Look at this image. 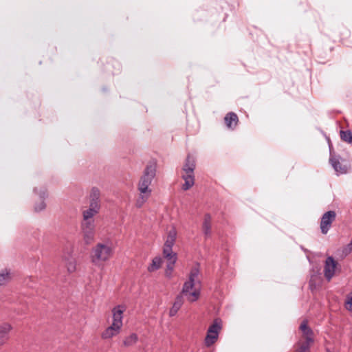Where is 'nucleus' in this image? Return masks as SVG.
I'll return each instance as SVG.
<instances>
[{"mask_svg":"<svg viewBox=\"0 0 352 352\" xmlns=\"http://www.w3.org/2000/svg\"><path fill=\"white\" fill-rule=\"evenodd\" d=\"M300 329L302 333L303 337L305 338V342L313 344L314 342V331L308 327L307 321L303 320L300 325Z\"/></svg>","mask_w":352,"mask_h":352,"instance_id":"9b49d317","label":"nucleus"},{"mask_svg":"<svg viewBox=\"0 0 352 352\" xmlns=\"http://www.w3.org/2000/svg\"><path fill=\"white\" fill-rule=\"evenodd\" d=\"M114 248L111 241L98 243L91 252V263L96 267H101L108 261L113 255Z\"/></svg>","mask_w":352,"mask_h":352,"instance_id":"f257e3e1","label":"nucleus"},{"mask_svg":"<svg viewBox=\"0 0 352 352\" xmlns=\"http://www.w3.org/2000/svg\"><path fill=\"white\" fill-rule=\"evenodd\" d=\"M196 285L197 284L190 281H186L183 285L180 294L185 296L187 300L190 302L197 301L200 296V289L196 288Z\"/></svg>","mask_w":352,"mask_h":352,"instance_id":"20e7f679","label":"nucleus"},{"mask_svg":"<svg viewBox=\"0 0 352 352\" xmlns=\"http://www.w3.org/2000/svg\"><path fill=\"white\" fill-rule=\"evenodd\" d=\"M199 265L197 263L190 270L188 276V281H190L197 285H200L201 282L199 279Z\"/></svg>","mask_w":352,"mask_h":352,"instance_id":"dca6fc26","label":"nucleus"},{"mask_svg":"<svg viewBox=\"0 0 352 352\" xmlns=\"http://www.w3.org/2000/svg\"><path fill=\"white\" fill-rule=\"evenodd\" d=\"M12 326L8 323L0 326V346H3L10 338Z\"/></svg>","mask_w":352,"mask_h":352,"instance_id":"ddd939ff","label":"nucleus"},{"mask_svg":"<svg viewBox=\"0 0 352 352\" xmlns=\"http://www.w3.org/2000/svg\"><path fill=\"white\" fill-rule=\"evenodd\" d=\"M309 286H310L311 288H312L313 286H314L313 285V277H311V280L309 281Z\"/></svg>","mask_w":352,"mask_h":352,"instance_id":"473e14b6","label":"nucleus"},{"mask_svg":"<svg viewBox=\"0 0 352 352\" xmlns=\"http://www.w3.org/2000/svg\"><path fill=\"white\" fill-rule=\"evenodd\" d=\"M340 138L342 140H343L344 142L351 144V142H352V133L349 130L341 131Z\"/></svg>","mask_w":352,"mask_h":352,"instance_id":"bb28decb","label":"nucleus"},{"mask_svg":"<svg viewBox=\"0 0 352 352\" xmlns=\"http://www.w3.org/2000/svg\"><path fill=\"white\" fill-rule=\"evenodd\" d=\"M225 123L228 128L234 129L238 124L237 115L234 112H230L224 118Z\"/></svg>","mask_w":352,"mask_h":352,"instance_id":"2eb2a0df","label":"nucleus"},{"mask_svg":"<svg viewBox=\"0 0 352 352\" xmlns=\"http://www.w3.org/2000/svg\"><path fill=\"white\" fill-rule=\"evenodd\" d=\"M184 304V297L182 294L176 296L172 307L169 310V316H175Z\"/></svg>","mask_w":352,"mask_h":352,"instance_id":"4468645a","label":"nucleus"},{"mask_svg":"<svg viewBox=\"0 0 352 352\" xmlns=\"http://www.w3.org/2000/svg\"><path fill=\"white\" fill-rule=\"evenodd\" d=\"M80 229L82 239L86 245H90L95 240L96 224L95 223H80Z\"/></svg>","mask_w":352,"mask_h":352,"instance_id":"39448f33","label":"nucleus"},{"mask_svg":"<svg viewBox=\"0 0 352 352\" xmlns=\"http://www.w3.org/2000/svg\"><path fill=\"white\" fill-rule=\"evenodd\" d=\"M352 252V239L346 246L342 250V255L345 257Z\"/></svg>","mask_w":352,"mask_h":352,"instance_id":"7c9ffc66","label":"nucleus"},{"mask_svg":"<svg viewBox=\"0 0 352 352\" xmlns=\"http://www.w3.org/2000/svg\"><path fill=\"white\" fill-rule=\"evenodd\" d=\"M138 341V336L135 333H132L126 336L123 340V345L125 347L134 346Z\"/></svg>","mask_w":352,"mask_h":352,"instance_id":"5701e85b","label":"nucleus"},{"mask_svg":"<svg viewBox=\"0 0 352 352\" xmlns=\"http://www.w3.org/2000/svg\"><path fill=\"white\" fill-rule=\"evenodd\" d=\"M195 166V159L188 155L182 168V177L184 180V184L182 186L184 190L190 189L195 184L194 170Z\"/></svg>","mask_w":352,"mask_h":352,"instance_id":"f03ea898","label":"nucleus"},{"mask_svg":"<svg viewBox=\"0 0 352 352\" xmlns=\"http://www.w3.org/2000/svg\"><path fill=\"white\" fill-rule=\"evenodd\" d=\"M221 329L220 322L217 319L215 320L208 329L207 335L204 340L206 346H211L217 340Z\"/></svg>","mask_w":352,"mask_h":352,"instance_id":"423d86ee","label":"nucleus"},{"mask_svg":"<svg viewBox=\"0 0 352 352\" xmlns=\"http://www.w3.org/2000/svg\"><path fill=\"white\" fill-rule=\"evenodd\" d=\"M122 327L117 325L111 324L106 328L101 334V338L104 340L111 339L118 336L121 331Z\"/></svg>","mask_w":352,"mask_h":352,"instance_id":"f8f14e48","label":"nucleus"},{"mask_svg":"<svg viewBox=\"0 0 352 352\" xmlns=\"http://www.w3.org/2000/svg\"><path fill=\"white\" fill-rule=\"evenodd\" d=\"M162 263V257L156 256L153 258L151 263L147 267V270L149 272H155L161 267Z\"/></svg>","mask_w":352,"mask_h":352,"instance_id":"aec40b11","label":"nucleus"},{"mask_svg":"<svg viewBox=\"0 0 352 352\" xmlns=\"http://www.w3.org/2000/svg\"><path fill=\"white\" fill-rule=\"evenodd\" d=\"M336 213L333 210L324 212L320 221V228L323 234H327L331 227L332 223L336 220Z\"/></svg>","mask_w":352,"mask_h":352,"instance_id":"0eeeda50","label":"nucleus"},{"mask_svg":"<svg viewBox=\"0 0 352 352\" xmlns=\"http://www.w3.org/2000/svg\"><path fill=\"white\" fill-rule=\"evenodd\" d=\"M66 267L69 273L74 272L76 269V262L74 258H71L66 261Z\"/></svg>","mask_w":352,"mask_h":352,"instance_id":"cd10ccee","label":"nucleus"},{"mask_svg":"<svg viewBox=\"0 0 352 352\" xmlns=\"http://www.w3.org/2000/svg\"><path fill=\"white\" fill-rule=\"evenodd\" d=\"M202 228L205 236L209 237L211 234V217L209 214L204 216Z\"/></svg>","mask_w":352,"mask_h":352,"instance_id":"a211bd4d","label":"nucleus"},{"mask_svg":"<svg viewBox=\"0 0 352 352\" xmlns=\"http://www.w3.org/2000/svg\"><path fill=\"white\" fill-rule=\"evenodd\" d=\"M156 175V164L155 163H149L146 165L142 176L138 183V190L141 193L151 192L149 186Z\"/></svg>","mask_w":352,"mask_h":352,"instance_id":"7ed1b4c3","label":"nucleus"},{"mask_svg":"<svg viewBox=\"0 0 352 352\" xmlns=\"http://www.w3.org/2000/svg\"><path fill=\"white\" fill-rule=\"evenodd\" d=\"M151 194V192L144 193L140 192L139 197L136 200L135 206L138 208H142L143 205L147 201Z\"/></svg>","mask_w":352,"mask_h":352,"instance_id":"b1692460","label":"nucleus"},{"mask_svg":"<svg viewBox=\"0 0 352 352\" xmlns=\"http://www.w3.org/2000/svg\"><path fill=\"white\" fill-rule=\"evenodd\" d=\"M177 230L175 228H171L167 234L166 240L164 243V246L172 248L175 243L176 238H177Z\"/></svg>","mask_w":352,"mask_h":352,"instance_id":"f3484780","label":"nucleus"},{"mask_svg":"<svg viewBox=\"0 0 352 352\" xmlns=\"http://www.w3.org/2000/svg\"><path fill=\"white\" fill-rule=\"evenodd\" d=\"M345 307L348 311L352 312V291L347 296Z\"/></svg>","mask_w":352,"mask_h":352,"instance_id":"2f4dec72","label":"nucleus"},{"mask_svg":"<svg viewBox=\"0 0 352 352\" xmlns=\"http://www.w3.org/2000/svg\"><path fill=\"white\" fill-rule=\"evenodd\" d=\"M10 272L7 270L3 271L0 273V286L4 285L10 280Z\"/></svg>","mask_w":352,"mask_h":352,"instance_id":"c756f323","label":"nucleus"},{"mask_svg":"<svg viewBox=\"0 0 352 352\" xmlns=\"http://www.w3.org/2000/svg\"><path fill=\"white\" fill-rule=\"evenodd\" d=\"M126 310V307L123 305H118L114 307L112 310V323L111 324L122 327L123 314Z\"/></svg>","mask_w":352,"mask_h":352,"instance_id":"1a4fd4ad","label":"nucleus"},{"mask_svg":"<svg viewBox=\"0 0 352 352\" xmlns=\"http://www.w3.org/2000/svg\"><path fill=\"white\" fill-rule=\"evenodd\" d=\"M38 195H39L41 199H42V201L38 204H37L34 206V210L36 212H40V211L44 210L46 207V205L43 201L45 197L47 196L45 190L41 191L38 193Z\"/></svg>","mask_w":352,"mask_h":352,"instance_id":"393cba45","label":"nucleus"},{"mask_svg":"<svg viewBox=\"0 0 352 352\" xmlns=\"http://www.w3.org/2000/svg\"><path fill=\"white\" fill-rule=\"evenodd\" d=\"M326 352H331V351L329 349H327Z\"/></svg>","mask_w":352,"mask_h":352,"instance_id":"72a5a7b5","label":"nucleus"},{"mask_svg":"<svg viewBox=\"0 0 352 352\" xmlns=\"http://www.w3.org/2000/svg\"><path fill=\"white\" fill-rule=\"evenodd\" d=\"M311 344V343L306 342L299 343L298 348L294 351V352H310Z\"/></svg>","mask_w":352,"mask_h":352,"instance_id":"c85d7f7f","label":"nucleus"},{"mask_svg":"<svg viewBox=\"0 0 352 352\" xmlns=\"http://www.w3.org/2000/svg\"><path fill=\"white\" fill-rule=\"evenodd\" d=\"M337 264L332 256L327 258L324 267V274L328 281H330L334 276Z\"/></svg>","mask_w":352,"mask_h":352,"instance_id":"9d476101","label":"nucleus"},{"mask_svg":"<svg viewBox=\"0 0 352 352\" xmlns=\"http://www.w3.org/2000/svg\"><path fill=\"white\" fill-rule=\"evenodd\" d=\"M175 261H168L166 265V269L165 270V276L170 279L173 277V272L175 265Z\"/></svg>","mask_w":352,"mask_h":352,"instance_id":"a878e982","label":"nucleus"},{"mask_svg":"<svg viewBox=\"0 0 352 352\" xmlns=\"http://www.w3.org/2000/svg\"><path fill=\"white\" fill-rule=\"evenodd\" d=\"M163 255L164 257L167 259V261H177V254L173 252V248L164 246L163 248Z\"/></svg>","mask_w":352,"mask_h":352,"instance_id":"412c9836","label":"nucleus"},{"mask_svg":"<svg viewBox=\"0 0 352 352\" xmlns=\"http://www.w3.org/2000/svg\"><path fill=\"white\" fill-rule=\"evenodd\" d=\"M329 162L334 168V170L339 174H343L346 172V170L344 167H342L341 166V164L339 161V160L336 157H331L329 159Z\"/></svg>","mask_w":352,"mask_h":352,"instance_id":"4be33fe9","label":"nucleus"},{"mask_svg":"<svg viewBox=\"0 0 352 352\" xmlns=\"http://www.w3.org/2000/svg\"><path fill=\"white\" fill-rule=\"evenodd\" d=\"M100 209V205L89 204V208L82 211V221L81 222L95 223V221L93 218L99 212Z\"/></svg>","mask_w":352,"mask_h":352,"instance_id":"6e6552de","label":"nucleus"},{"mask_svg":"<svg viewBox=\"0 0 352 352\" xmlns=\"http://www.w3.org/2000/svg\"><path fill=\"white\" fill-rule=\"evenodd\" d=\"M100 192L96 187H93L89 195V204L100 205Z\"/></svg>","mask_w":352,"mask_h":352,"instance_id":"6ab92c4d","label":"nucleus"}]
</instances>
